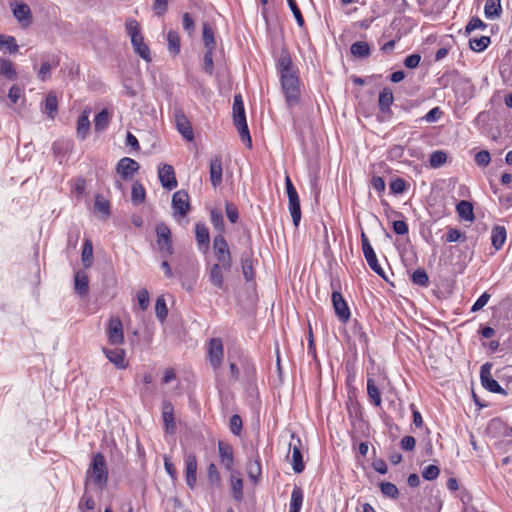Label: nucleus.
Wrapping results in <instances>:
<instances>
[{
	"instance_id": "53",
	"label": "nucleus",
	"mask_w": 512,
	"mask_h": 512,
	"mask_svg": "<svg viewBox=\"0 0 512 512\" xmlns=\"http://www.w3.org/2000/svg\"><path fill=\"white\" fill-rule=\"evenodd\" d=\"M229 429L232 434L239 436L242 431V419L239 415L234 414L229 421Z\"/></svg>"
},
{
	"instance_id": "45",
	"label": "nucleus",
	"mask_w": 512,
	"mask_h": 512,
	"mask_svg": "<svg viewBox=\"0 0 512 512\" xmlns=\"http://www.w3.org/2000/svg\"><path fill=\"white\" fill-rule=\"evenodd\" d=\"M490 43L491 39L488 36H481L480 38H473L469 40L470 48L475 52L484 51Z\"/></svg>"
},
{
	"instance_id": "33",
	"label": "nucleus",
	"mask_w": 512,
	"mask_h": 512,
	"mask_svg": "<svg viewBox=\"0 0 512 512\" xmlns=\"http://www.w3.org/2000/svg\"><path fill=\"white\" fill-rule=\"evenodd\" d=\"M195 238L197 244L200 247L205 246L206 249L208 248L210 242V234L205 224L197 223L195 225Z\"/></svg>"
},
{
	"instance_id": "37",
	"label": "nucleus",
	"mask_w": 512,
	"mask_h": 512,
	"mask_svg": "<svg viewBox=\"0 0 512 512\" xmlns=\"http://www.w3.org/2000/svg\"><path fill=\"white\" fill-rule=\"evenodd\" d=\"M111 115L107 109H102L94 118V129L96 132L104 131L110 122Z\"/></svg>"
},
{
	"instance_id": "38",
	"label": "nucleus",
	"mask_w": 512,
	"mask_h": 512,
	"mask_svg": "<svg viewBox=\"0 0 512 512\" xmlns=\"http://www.w3.org/2000/svg\"><path fill=\"white\" fill-rule=\"evenodd\" d=\"M394 100L393 92L389 88H384L380 94L378 99L379 109L381 112L385 113L390 109Z\"/></svg>"
},
{
	"instance_id": "27",
	"label": "nucleus",
	"mask_w": 512,
	"mask_h": 512,
	"mask_svg": "<svg viewBox=\"0 0 512 512\" xmlns=\"http://www.w3.org/2000/svg\"><path fill=\"white\" fill-rule=\"evenodd\" d=\"M89 114L90 111L85 109L79 116L77 121V137L80 138L81 140L86 139L90 130Z\"/></svg>"
},
{
	"instance_id": "24",
	"label": "nucleus",
	"mask_w": 512,
	"mask_h": 512,
	"mask_svg": "<svg viewBox=\"0 0 512 512\" xmlns=\"http://www.w3.org/2000/svg\"><path fill=\"white\" fill-rule=\"evenodd\" d=\"M103 353L107 359L118 369H125L128 363L125 361V351L120 348L108 349L103 348Z\"/></svg>"
},
{
	"instance_id": "51",
	"label": "nucleus",
	"mask_w": 512,
	"mask_h": 512,
	"mask_svg": "<svg viewBox=\"0 0 512 512\" xmlns=\"http://www.w3.org/2000/svg\"><path fill=\"white\" fill-rule=\"evenodd\" d=\"M155 313L160 321H164L167 317L168 309L166 306V301L162 296L158 297L156 300Z\"/></svg>"
},
{
	"instance_id": "11",
	"label": "nucleus",
	"mask_w": 512,
	"mask_h": 512,
	"mask_svg": "<svg viewBox=\"0 0 512 512\" xmlns=\"http://www.w3.org/2000/svg\"><path fill=\"white\" fill-rule=\"evenodd\" d=\"M172 209L174 216L184 217L190 209L189 195L185 190H179L172 196Z\"/></svg>"
},
{
	"instance_id": "62",
	"label": "nucleus",
	"mask_w": 512,
	"mask_h": 512,
	"mask_svg": "<svg viewBox=\"0 0 512 512\" xmlns=\"http://www.w3.org/2000/svg\"><path fill=\"white\" fill-rule=\"evenodd\" d=\"M225 210H226V215H227V218L229 219V221L231 223H236L239 218L237 207L233 203L227 202L226 206H225Z\"/></svg>"
},
{
	"instance_id": "9",
	"label": "nucleus",
	"mask_w": 512,
	"mask_h": 512,
	"mask_svg": "<svg viewBox=\"0 0 512 512\" xmlns=\"http://www.w3.org/2000/svg\"><path fill=\"white\" fill-rule=\"evenodd\" d=\"M492 364L484 363L480 368V380L482 386L489 392L507 395V392L491 375Z\"/></svg>"
},
{
	"instance_id": "42",
	"label": "nucleus",
	"mask_w": 512,
	"mask_h": 512,
	"mask_svg": "<svg viewBox=\"0 0 512 512\" xmlns=\"http://www.w3.org/2000/svg\"><path fill=\"white\" fill-rule=\"evenodd\" d=\"M82 263L85 268H89L93 262V245L89 239H86L81 254Z\"/></svg>"
},
{
	"instance_id": "50",
	"label": "nucleus",
	"mask_w": 512,
	"mask_h": 512,
	"mask_svg": "<svg viewBox=\"0 0 512 512\" xmlns=\"http://www.w3.org/2000/svg\"><path fill=\"white\" fill-rule=\"evenodd\" d=\"M0 48L7 49L10 53H16L18 51V45L13 36H0Z\"/></svg>"
},
{
	"instance_id": "60",
	"label": "nucleus",
	"mask_w": 512,
	"mask_h": 512,
	"mask_svg": "<svg viewBox=\"0 0 512 512\" xmlns=\"http://www.w3.org/2000/svg\"><path fill=\"white\" fill-rule=\"evenodd\" d=\"M405 188L406 182L402 178H396L390 183V190L393 194H402Z\"/></svg>"
},
{
	"instance_id": "1",
	"label": "nucleus",
	"mask_w": 512,
	"mask_h": 512,
	"mask_svg": "<svg viewBox=\"0 0 512 512\" xmlns=\"http://www.w3.org/2000/svg\"><path fill=\"white\" fill-rule=\"evenodd\" d=\"M93 484L99 490H104L108 484V468L103 454L96 453L86 471L85 486Z\"/></svg>"
},
{
	"instance_id": "25",
	"label": "nucleus",
	"mask_w": 512,
	"mask_h": 512,
	"mask_svg": "<svg viewBox=\"0 0 512 512\" xmlns=\"http://www.w3.org/2000/svg\"><path fill=\"white\" fill-rule=\"evenodd\" d=\"M507 238L506 228L496 225L491 231V244L496 250H500L505 244Z\"/></svg>"
},
{
	"instance_id": "2",
	"label": "nucleus",
	"mask_w": 512,
	"mask_h": 512,
	"mask_svg": "<svg viewBox=\"0 0 512 512\" xmlns=\"http://www.w3.org/2000/svg\"><path fill=\"white\" fill-rule=\"evenodd\" d=\"M125 30L130 36L135 53L145 61H151L150 49L144 42V37L140 31V25L137 20L128 18L125 22Z\"/></svg>"
},
{
	"instance_id": "8",
	"label": "nucleus",
	"mask_w": 512,
	"mask_h": 512,
	"mask_svg": "<svg viewBox=\"0 0 512 512\" xmlns=\"http://www.w3.org/2000/svg\"><path fill=\"white\" fill-rule=\"evenodd\" d=\"M361 244H362V250H363L364 257H365L369 267L380 277H382L383 279H386L385 272L382 269V267L380 266V264L378 263L376 253H375L373 247L371 246L368 237L366 236V234L364 232L361 233Z\"/></svg>"
},
{
	"instance_id": "43",
	"label": "nucleus",
	"mask_w": 512,
	"mask_h": 512,
	"mask_svg": "<svg viewBox=\"0 0 512 512\" xmlns=\"http://www.w3.org/2000/svg\"><path fill=\"white\" fill-rule=\"evenodd\" d=\"M210 220L214 228L218 231L217 235H223L225 232V224L222 213L216 209L211 210Z\"/></svg>"
},
{
	"instance_id": "10",
	"label": "nucleus",
	"mask_w": 512,
	"mask_h": 512,
	"mask_svg": "<svg viewBox=\"0 0 512 512\" xmlns=\"http://www.w3.org/2000/svg\"><path fill=\"white\" fill-rule=\"evenodd\" d=\"M208 356L211 366L214 370H218L223 362L224 349L220 338H212L209 341Z\"/></svg>"
},
{
	"instance_id": "6",
	"label": "nucleus",
	"mask_w": 512,
	"mask_h": 512,
	"mask_svg": "<svg viewBox=\"0 0 512 512\" xmlns=\"http://www.w3.org/2000/svg\"><path fill=\"white\" fill-rule=\"evenodd\" d=\"M285 187L288 196V208L295 227L299 226L301 220V207L299 195L289 176L285 178Z\"/></svg>"
},
{
	"instance_id": "58",
	"label": "nucleus",
	"mask_w": 512,
	"mask_h": 512,
	"mask_svg": "<svg viewBox=\"0 0 512 512\" xmlns=\"http://www.w3.org/2000/svg\"><path fill=\"white\" fill-rule=\"evenodd\" d=\"M137 301L140 310L145 311L149 306V293L146 289H140L137 292Z\"/></svg>"
},
{
	"instance_id": "32",
	"label": "nucleus",
	"mask_w": 512,
	"mask_h": 512,
	"mask_svg": "<svg viewBox=\"0 0 512 512\" xmlns=\"http://www.w3.org/2000/svg\"><path fill=\"white\" fill-rule=\"evenodd\" d=\"M202 41L206 50H215L216 41L214 31L208 22L202 25Z\"/></svg>"
},
{
	"instance_id": "21",
	"label": "nucleus",
	"mask_w": 512,
	"mask_h": 512,
	"mask_svg": "<svg viewBox=\"0 0 512 512\" xmlns=\"http://www.w3.org/2000/svg\"><path fill=\"white\" fill-rule=\"evenodd\" d=\"M175 121L178 132L187 140L192 141L194 139V133L190 122L181 111H176Z\"/></svg>"
},
{
	"instance_id": "59",
	"label": "nucleus",
	"mask_w": 512,
	"mask_h": 512,
	"mask_svg": "<svg viewBox=\"0 0 512 512\" xmlns=\"http://www.w3.org/2000/svg\"><path fill=\"white\" fill-rule=\"evenodd\" d=\"M443 112L440 107L432 108L421 120H424L428 123L437 122L442 116Z\"/></svg>"
},
{
	"instance_id": "49",
	"label": "nucleus",
	"mask_w": 512,
	"mask_h": 512,
	"mask_svg": "<svg viewBox=\"0 0 512 512\" xmlns=\"http://www.w3.org/2000/svg\"><path fill=\"white\" fill-rule=\"evenodd\" d=\"M380 490L386 497L396 499L399 495L398 488L391 482H382L380 484Z\"/></svg>"
},
{
	"instance_id": "54",
	"label": "nucleus",
	"mask_w": 512,
	"mask_h": 512,
	"mask_svg": "<svg viewBox=\"0 0 512 512\" xmlns=\"http://www.w3.org/2000/svg\"><path fill=\"white\" fill-rule=\"evenodd\" d=\"M287 3H288V6H289L291 12L293 13V15L295 17L297 24L300 27H303L304 23H305L304 18H303V15H302L296 1L295 0H287Z\"/></svg>"
},
{
	"instance_id": "18",
	"label": "nucleus",
	"mask_w": 512,
	"mask_h": 512,
	"mask_svg": "<svg viewBox=\"0 0 512 512\" xmlns=\"http://www.w3.org/2000/svg\"><path fill=\"white\" fill-rule=\"evenodd\" d=\"M139 168L140 165L137 161L129 157H124L117 163L116 171L123 179L126 180L137 172Z\"/></svg>"
},
{
	"instance_id": "23",
	"label": "nucleus",
	"mask_w": 512,
	"mask_h": 512,
	"mask_svg": "<svg viewBox=\"0 0 512 512\" xmlns=\"http://www.w3.org/2000/svg\"><path fill=\"white\" fill-rule=\"evenodd\" d=\"M222 159L220 156H215L210 160L209 174L210 181L213 187H218L222 183Z\"/></svg>"
},
{
	"instance_id": "55",
	"label": "nucleus",
	"mask_w": 512,
	"mask_h": 512,
	"mask_svg": "<svg viewBox=\"0 0 512 512\" xmlns=\"http://www.w3.org/2000/svg\"><path fill=\"white\" fill-rule=\"evenodd\" d=\"M440 470L436 465H428L422 471V476L424 479L432 481L435 480L439 476Z\"/></svg>"
},
{
	"instance_id": "56",
	"label": "nucleus",
	"mask_w": 512,
	"mask_h": 512,
	"mask_svg": "<svg viewBox=\"0 0 512 512\" xmlns=\"http://www.w3.org/2000/svg\"><path fill=\"white\" fill-rule=\"evenodd\" d=\"M213 51L214 50H206L204 54V66L203 70L205 73L211 75L213 73L214 69V62H213Z\"/></svg>"
},
{
	"instance_id": "13",
	"label": "nucleus",
	"mask_w": 512,
	"mask_h": 512,
	"mask_svg": "<svg viewBox=\"0 0 512 512\" xmlns=\"http://www.w3.org/2000/svg\"><path fill=\"white\" fill-rule=\"evenodd\" d=\"M107 337L111 345H120L124 342L123 325L119 317L110 318Z\"/></svg>"
},
{
	"instance_id": "63",
	"label": "nucleus",
	"mask_w": 512,
	"mask_h": 512,
	"mask_svg": "<svg viewBox=\"0 0 512 512\" xmlns=\"http://www.w3.org/2000/svg\"><path fill=\"white\" fill-rule=\"evenodd\" d=\"M491 295L488 292H484L471 307V312H477L481 310L489 301Z\"/></svg>"
},
{
	"instance_id": "57",
	"label": "nucleus",
	"mask_w": 512,
	"mask_h": 512,
	"mask_svg": "<svg viewBox=\"0 0 512 512\" xmlns=\"http://www.w3.org/2000/svg\"><path fill=\"white\" fill-rule=\"evenodd\" d=\"M474 160L478 166L486 167L491 161V156L487 150H482L476 153Z\"/></svg>"
},
{
	"instance_id": "12",
	"label": "nucleus",
	"mask_w": 512,
	"mask_h": 512,
	"mask_svg": "<svg viewBox=\"0 0 512 512\" xmlns=\"http://www.w3.org/2000/svg\"><path fill=\"white\" fill-rule=\"evenodd\" d=\"M291 438L292 440L289 444V448L292 451V468L295 473H301L305 469L301 452L302 442L294 433L291 435Z\"/></svg>"
},
{
	"instance_id": "5",
	"label": "nucleus",
	"mask_w": 512,
	"mask_h": 512,
	"mask_svg": "<svg viewBox=\"0 0 512 512\" xmlns=\"http://www.w3.org/2000/svg\"><path fill=\"white\" fill-rule=\"evenodd\" d=\"M281 87L289 107L296 106L300 101V80L298 72L280 76Z\"/></svg>"
},
{
	"instance_id": "64",
	"label": "nucleus",
	"mask_w": 512,
	"mask_h": 512,
	"mask_svg": "<svg viewBox=\"0 0 512 512\" xmlns=\"http://www.w3.org/2000/svg\"><path fill=\"white\" fill-rule=\"evenodd\" d=\"M207 474H208V479L211 483L213 484H219L220 481H221V476H220V473L216 467L215 464L211 463L209 466H208V471H207Z\"/></svg>"
},
{
	"instance_id": "36",
	"label": "nucleus",
	"mask_w": 512,
	"mask_h": 512,
	"mask_svg": "<svg viewBox=\"0 0 512 512\" xmlns=\"http://www.w3.org/2000/svg\"><path fill=\"white\" fill-rule=\"evenodd\" d=\"M0 75L8 80H15L17 78V72L11 60L5 58L0 59Z\"/></svg>"
},
{
	"instance_id": "22",
	"label": "nucleus",
	"mask_w": 512,
	"mask_h": 512,
	"mask_svg": "<svg viewBox=\"0 0 512 512\" xmlns=\"http://www.w3.org/2000/svg\"><path fill=\"white\" fill-rule=\"evenodd\" d=\"M162 418L166 432L174 433L176 430V423L174 420V407L170 401L164 400L162 402Z\"/></svg>"
},
{
	"instance_id": "14",
	"label": "nucleus",
	"mask_w": 512,
	"mask_h": 512,
	"mask_svg": "<svg viewBox=\"0 0 512 512\" xmlns=\"http://www.w3.org/2000/svg\"><path fill=\"white\" fill-rule=\"evenodd\" d=\"M185 480L190 489H194L197 481V458L195 454L189 453L184 457Z\"/></svg>"
},
{
	"instance_id": "40",
	"label": "nucleus",
	"mask_w": 512,
	"mask_h": 512,
	"mask_svg": "<svg viewBox=\"0 0 512 512\" xmlns=\"http://www.w3.org/2000/svg\"><path fill=\"white\" fill-rule=\"evenodd\" d=\"M58 109L57 97L53 92L48 93L45 99V105L43 112L48 114L51 119H54V115Z\"/></svg>"
},
{
	"instance_id": "17",
	"label": "nucleus",
	"mask_w": 512,
	"mask_h": 512,
	"mask_svg": "<svg viewBox=\"0 0 512 512\" xmlns=\"http://www.w3.org/2000/svg\"><path fill=\"white\" fill-rule=\"evenodd\" d=\"M158 176L161 185L168 190H172L177 187V180L175 177L174 169L171 165L163 164L159 166Z\"/></svg>"
},
{
	"instance_id": "31",
	"label": "nucleus",
	"mask_w": 512,
	"mask_h": 512,
	"mask_svg": "<svg viewBox=\"0 0 512 512\" xmlns=\"http://www.w3.org/2000/svg\"><path fill=\"white\" fill-rule=\"evenodd\" d=\"M304 500L303 490L299 486H294L291 493L289 511L288 512H300Z\"/></svg>"
},
{
	"instance_id": "4",
	"label": "nucleus",
	"mask_w": 512,
	"mask_h": 512,
	"mask_svg": "<svg viewBox=\"0 0 512 512\" xmlns=\"http://www.w3.org/2000/svg\"><path fill=\"white\" fill-rule=\"evenodd\" d=\"M213 254L216 259L214 265L230 272L233 265L232 255L224 235H216L213 239Z\"/></svg>"
},
{
	"instance_id": "48",
	"label": "nucleus",
	"mask_w": 512,
	"mask_h": 512,
	"mask_svg": "<svg viewBox=\"0 0 512 512\" xmlns=\"http://www.w3.org/2000/svg\"><path fill=\"white\" fill-rule=\"evenodd\" d=\"M447 161V154L442 150L434 151L430 155L429 163L432 168H439Z\"/></svg>"
},
{
	"instance_id": "15",
	"label": "nucleus",
	"mask_w": 512,
	"mask_h": 512,
	"mask_svg": "<svg viewBox=\"0 0 512 512\" xmlns=\"http://www.w3.org/2000/svg\"><path fill=\"white\" fill-rule=\"evenodd\" d=\"M14 17L18 20L21 27H29L32 23V13L30 7L24 2L11 3Z\"/></svg>"
},
{
	"instance_id": "20",
	"label": "nucleus",
	"mask_w": 512,
	"mask_h": 512,
	"mask_svg": "<svg viewBox=\"0 0 512 512\" xmlns=\"http://www.w3.org/2000/svg\"><path fill=\"white\" fill-rule=\"evenodd\" d=\"M224 268H220L218 265H212L208 270V280L217 289L227 292L228 287L224 282Z\"/></svg>"
},
{
	"instance_id": "46",
	"label": "nucleus",
	"mask_w": 512,
	"mask_h": 512,
	"mask_svg": "<svg viewBox=\"0 0 512 512\" xmlns=\"http://www.w3.org/2000/svg\"><path fill=\"white\" fill-rule=\"evenodd\" d=\"M146 192L142 184L136 182L132 185L131 200L134 204H141L144 202Z\"/></svg>"
},
{
	"instance_id": "35",
	"label": "nucleus",
	"mask_w": 512,
	"mask_h": 512,
	"mask_svg": "<svg viewBox=\"0 0 512 512\" xmlns=\"http://www.w3.org/2000/svg\"><path fill=\"white\" fill-rule=\"evenodd\" d=\"M501 0H486L484 13L486 18L495 19L501 15Z\"/></svg>"
},
{
	"instance_id": "39",
	"label": "nucleus",
	"mask_w": 512,
	"mask_h": 512,
	"mask_svg": "<svg viewBox=\"0 0 512 512\" xmlns=\"http://www.w3.org/2000/svg\"><path fill=\"white\" fill-rule=\"evenodd\" d=\"M367 394L371 400V402L379 407L382 403L381 393L378 387L375 384V381L372 378L367 379Z\"/></svg>"
},
{
	"instance_id": "41",
	"label": "nucleus",
	"mask_w": 512,
	"mask_h": 512,
	"mask_svg": "<svg viewBox=\"0 0 512 512\" xmlns=\"http://www.w3.org/2000/svg\"><path fill=\"white\" fill-rule=\"evenodd\" d=\"M350 51L352 55L359 58H365L370 55V47L367 42L357 41L351 45Z\"/></svg>"
},
{
	"instance_id": "52",
	"label": "nucleus",
	"mask_w": 512,
	"mask_h": 512,
	"mask_svg": "<svg viewBox=\"0 0 512 512\" xmlns=\"http://www.w3.org/2000/svg\"><path fill=\"white\" fill-rule=\"evenodd\" d=\"M411 279L414 284L420 285V286H427L429 283V278L425 270L423 269H417L412 273Z\"/></svg>"
},
{
	"instance_id": "44",
	"label": "nucleus",
	"mask_w": 512,
	"mask_h": 512,
	"mask_svg": "<svg viewBox=\"0 0 512 512\" xmlns=\"http://www.w3.org/2000/svg\"><path fill=\"white\" fill-rule=\"evenodd\" d=\"M168 49L172 54H178L180 52V36L174 31L170 30L167 33Z\"/></svg>"
},
{
	"instance_id": "3",
	"label": "nucleus",
	"mask_w": 512,
	"mask_h": 512,
	"mask_svg": "<svg viewBox=\"0 0 512 512\" xmlns=\"http://www.w3.org/2000/svg\"><path fill=\"white\" fill-rule=\"evenodd\" d=\"M233 120L234 125L236 126L239 135L244 143L247 144L249 148L252 146L251 136L249 133L244 104L242 100V96L237 94L234 96L233 100Z\"/></svg>"
},
{
	"instance_id": "30",
	"label": "nucleus",
	"mask_w": 512,
	"mask_h": 512,
	"mask_svg": "<svg viewBox=\"0 0 512 512\" xmlns=\"http://www.w3.org/2000/svg\"><path fill=\"white\" fill-rule=\"evenodd\" d=\"M74 288H75V291L81 296H84L88 293L89 279H88L86 272H84V271L76 272L75 279H74Z\"/></svg>"
},
{
	"instance_id": "26",
	"label": "nucleus",
	"mask_w": 512,
	"mask_h": 512,
	"mask_svg": "<svg viewBox=\"0 0 512 512\" xmlns=\"http://www.w3.org/2000/svg\"><path fill=\"white\" fill-rule=\"evenodd\" d=\"M277 67L280 71V76L298 72L297 68L293 65L292 59L287 52H282L277 62Z\"/></svg>"
},
{
	"instance_id": "28",
	"label": "nucleus",
	"mask_w": 512,
	"mask_h": 512,
	"mask_svg": "<svg viewBox=\"0 0 512 512\" xmlns=\"http://www.w3.org/2000/svg\"><path fill=\"white\" fill-rule=\"evenodd\" d=\"M240 262L245 280L252 281L254 279L252 254L250 252L242 253Z\"/></svg>"
},
{
	"instance_id": "34",
	"label": "nucleus",
	"mask_w": 512,
	"mask_h": 512,
	"mask_svg": "<svg viewBox=\"0 0 512 512\" xmlns=\"http://www.w3.org/2000/svg\"><path fill=\"white\" fill-rule=\"evenodd\" d=\"M456 211L461 219L466 220V221L474 220L473 205L471 202L466 201V200H461L456 205Z\"/></svg>"
},
{
	"instance_id": "7",
	"label": "nucleus",
	"mask_w": 512,
	"mask_h": 512,
	"mask_svg": "<svg viewBox=\"0 0 512 512\" xmlns=\"http://www.w3.org/2000/svg\"><path fill=\"white\" fill-rule=\"evenodd\" d=\"M156 236H157V246L159 251L161 252L164 258L171 256L174 252L172 240H171V231L170 228L164 224L159 223L156 226Z\"/></svg>"
},
{
	"instance_id": "47",
	"label": "nucleus",
	"mask_w": 512,
	"mask_h": 512,
	"mask_svg": "<svg viewBox=\"0 0 512 512\" xmlns=\"http://www.w3.org/2000/svg\"><path fill=\"white\" fill-rule=\"evenodd\" d=\"M94 208L97 212L101 213L104 218L110 215V203L102 196L97 195L95 198Z\"/></svg>"
},
{
	"instance_id": "19",
	"label": "nucleus",
	"mask_w": 512,
	"mask_h": 512,
	"mask_svg": "<svg viewBox=\"0 0 512 512\" xmlns=\"http://www.w3.org/2000/svg\"><path fill=\"white\" fill-rule=\"evenodd\" d=\"M218 452L221 464L225 467V469L228 471L234 470L233 447L227 442L219 441Z\"/></svg>"
},
{
	"instance_id": "16",
	"label": "nucleus",
	"mask_w": 512,
	"mask_h": 512,
	"mask_svg": "<svg viewBox=\"0 0 512 512\" xmlns=\"http://www.w3.org/2000/svg\"><path fill=\"white\" fill-rule=\"evenodd\" d=\"M332 304L338 319L342 322H347L350 319L351 313L347 302L340 292L333 291Z\"/></svg>"
},
{
	"instance_id": "61",
	"label": "nucleus",
	"mask_w": 512,
	"mask_h": 512,
	"mask_svg": "<svg viewBox=\"0 0 512 512\" xmlns=\"http://www.w3.org/2000/svg\"><path fill=\"white\" fill-rule=\"evenodd\" d=\"M465 239V235L456 228H451L446 233V241L447 242H458L463 241Z\"/></svg>"
},
{
	"instance_id": "29",
	"label": "nucleus",
	"mask_w": 512,
	"mask_h": 512,
	"mask_svg": "<svg viewBox=\"0 0 512 512\" xmlns=\"http://www.w3.org/2000/svg\"><path fill=\"white\" fill-rule=\"evenodd\" d=\"M229 472L233 497L239 501L243 498V480L240 478V473L238 471L232 470Z\"/></svg>"
}]
</instances>
